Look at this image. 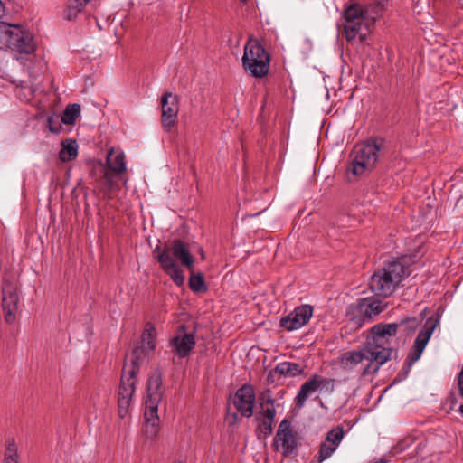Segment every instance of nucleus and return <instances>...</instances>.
I'll list each match as a JSON object with an SVG mask.
<instances>
[{
	"instance_id": "nucleus-1",
	"label": "nucleus",
	"mask_w": 463,
	"mask_h": 463,
	"mask_svg": "<svg viewBox=\"0 0 463 463\" xmlns=\"http://www.w3.org/2000/svg\"><path fill=\"white\" fill-rule=\"evenodd\" d=\"M397 332L396 324H386L374 326L367 337L365 347L358 352H350L344 354L343 359L346 364L354 365L363 361L370 364L374 363L376 365L370 369L366 368L365 372H375L379 366L387 362L392 354V349L388 347L390 339L395 335Z\"/></svg>"
},
{
	"instance_id": "nucleus-2",
	"label": "nucleus",
	"mask_w": 463,
	"mask_h": 463,
	"mask_svg": "<svg viewBox=\"0 0 463 463\" xmlns=\"http://www.w3.org/2000/svg\"><path fill=\"white\" fill-rule=\"evenodd\" d=\"M383 12V5L372 4L366 6L352 5L345 11V33L348 41H364L373 29L375 22Z\"/></svg>"
},
{
	"instance_id": "nucleus-3",
	"label": "nucleus",
	"mask_w": 463,
	"mask_h": 463,
	"mask_svg": "<svg viewBox=\"0 0 463 463\" xmlns=\"http://www.w3.org/2000/svg\"><path fill=\"white\" fill-rule=\"evenodd\" d=\"M162 376L158 370L148 375L144 396V419L147 431L154 434L159 425L158 407L163 400Z\"/></svg>"
},
{
	"instance_id": "nucleus-4",
	"label": "nucleus",
	"mask_w": 463,
	"mask_h": 463,
	"mask_svg": "<svg viewBox=\"0 0 463 463\" xmlns=\"http://www.w3.org/2000/svg\"><path fill=\"white\" fill-rule=\"evenodd\" d=\"M409 274L410 271L404 267L403 261L389 262L384 268L373 274L370 288L375 295L388 297Z\"/></svg>"
},
{
	"instance_id": "nucleus-5",
	"label": "nucleus",
	"mask_w": 463,
	"mask_h": 463,
	"mask_svg": "<svg viewBox=\"0 0 463 463\" xmlns=\"http://www.w3.org/2000/svg\"><path fill=\"white\" fill-rule=\"evenodd\" d=\"M156 335L155 326L147 323L141 335L140 342H138L133 351L126 358L124 365L126 372L128 370V373L132 375L137 374L140 367L144 365L155 353Z\"/></svg>"
},
{
	"instance_id": "nucleus-6",
	"label": "nucleus",
	"mask_w": 463,
	"mask_h": 463,
	"mask_svg": "<svg viewBox=\"0 0 463 463\" xmlns=\"http://www.w3.org/2000/svg\"><path fill=\"white\" fill-rule=\"evenodd\" d=\"M0 42L19 53H32L34 51L33 35L18 24L0 21Z\"/></svg>"
},
{
	"instance_id": "nucleus-7",
	"label": "nucleus",
	"mask_w": 463,
	"mask_h": 463,
	"mask_svg": "<svg viewBox=\"0 0 463 463\" xmlns=\"http://www.w3.org/2000/svg\"><path fill=\"white\" fill-rule=\"evenodd\" d=\"M269 59L260 43L250 38L244 47L242 64L244 69L254 77H262L268 73Z\"/></svg>"
},
{
	"instance_id": "nucleus-8",
	"label": "nucleus",
	"mask_w": 463,
	"mask_h": 463,
	"mask_svg": "<svg viewBox=\"0 0 463 463\" xmlns=\"http://www.w3.org/2000/svg\"><path fill=\"white\" fill-rule=\"evenodd\" d=\"M379 150L380 146L375 141L358 145L354 148L349 171L354 175H363L370 172L377 162Z\"/></svg>"
},
{
	"instance_id": "nucleus-9",
	"label": "nucleus",
	"mask_w": 463,
	"mask_h": 463,
	"mask_svg": "<svg viewBox=\"0 0 463 463\" xmlns=\"http://www.w3.org/2000/svg\"><path fill=\"white\" fill-rule=\"evenodd\" d=\"M383 310L382 302L373 298H364L349 306L347 317L352 323V326L357 328L365 322L366 319L379 314Z\"/></svg>"
},
{
	"instance_id": "nucleus-10",
	"label": "nucleus",
	"mask_w": 463,
	"mask_h": 463,
	"mask_svg": "<svg viewBox=\"0 0 463 463\" xmlns=\"http://www.w3.org/2000/svg\"><path fill=\"white\" fill-rule=\"evenodd\" d=\"M19 303L17 286L10 280H4L1 288V308L5 323L15 322L19 313Z\"/></svg>"
},
{
	"instance_id": "nucleus-11",
	"label": "nucleus",
	"mask_w": 463,
	"mask_h": 463,
	"mask_svg": "<svg viewBox=\"0 0 463 463\" xmlns=\"http://www.w3.org/2000/svg\"><path fill=\"white\" fill-rule=\"evenodd\" d=\"M136 375L126 372L119 385L118 397V414L121 419H125L129 415L133 396L136 392Z\"/></svg>"
},
{
	"instance_id": "nucleus-12",
	"label": "nucleus",
	"mask_w": 463,
	"mask_h": 463,
	"mask_svg": "<svg viewBox=\"0 0 463 463\" xmlns=\"http://www.w3.org/2000/svg\"><path fill=\"white\" fill-rule=\"evenodd\" d=\"M273 446L275 449L284 456L293 454L298 447L297 437L291 429L290 423L284 420L280 422Z\"/></svg>"
},
{
	"instance_id": "nucleus-13",
	"label": "nucleus",
	"mask_w": 463,
	"mask_h": 463,
	"mask_svg": "<svg viewBox=\"0 0 463 463\" xmlns=\"http://www.w3.org/2000/svg\"><path fill=\"white\" fill-rule=\"evenodd\" d=\"M126 170L125 154L118 148H111L106 158V168L104 169V178L109 190H112L115 184L114 177Z\"/></svg>"
},
{
	"instance_id": "nucleus-14",
	"label": "nucleus",
	"mask_w": 463,
	"mask_h": 463,
	"mask_svg": "<svg viewBox=\"0 0 463 463\" xmlns=\"http://www.w3.org/2000/svg\"><path fill=\"white\" fill-rule=\"evenodd\" d=\"M154 257L158 260L162 269L172 278L177 286L184 282L183 270L176 265L170 255L169 250H162L160 247L154 250Z\"/></svg>"
},
{
	"instance_id": "nucleus-15",
	"label": "nucleus",
	"mask_w": 463,
	"mask_h": 463,
	"mask_svg": "<svg viewBox=\"0 0 463 463\" xmlns=\"http://www.w3.org/2000/svg\"><path fill=\"white\" fill-rule=\"evenodd\" d=\"M436 325H437V321L432 318H430L426 322L424 328L418 335V336L414 342L412 350L411 351V353L408 355V360H409L410 365H411L416 361H418L420 359V357L421 356V354L424 351V349H425V347L434 331V328L436 327Z\"/></svg>"
},
{
	"instance_id": "nucleus-16",
	"label": "nucleus",
	"mask_w": 463,
	"mask_h": 463,
	"mask_svg": "<svg viewBox=\"0 0 463 463\" xmlns=\"http://www.w3.org/2000/svg\"><path fill=\"white\" fill-rule=\"evenodd\" d=\"M312 314L313 308L311 306H300L288 317L281 319V326L288 331L299 329L308 322Z\"/></svg>"
},
{
	"instance_id": "nucleus-17",
	"label": "nucleus",
	"mask_w": 463,
	"mask_h": 463,
	"mask_svg": "<svg viewBox=\"0 0 463 463\" xmlns=\"http://www.w3.org/2000/svg\"><path fill=\"white\" fill-rule=\"evenodd\" d=\"M255 402V393L251 386L244 385L237 391L233 398V403L236 409L246 417H250L253 412Z\"/></svg>"
},
{
	"instance_id": "nucleus-18",
	"label": "nucleus",
	"mask_w": 463,
	"mask_h": 463,
	"mask_svg": "<svg viewBox=\"0 0 463 463\" xmlns=\"http://www.w3.org/2000/svg\"><path fill=\"white\" fill-rule=\"evenodd\" d=\"M162 122L165 128H170L175 124L178 114V99L172 93H166L162 98Z\"/></svg>"
},
{
	"instance_id": "nucleus-19",
	"label": "nucleus",
	"mask_w": 463,
	"mask_h": 463,
	"mask_svg": "<svg viewBox=\"0 0 463 463\" xmlns=\"http://www.w3.org/2000/svg\"><path fill=\"white\" fill-rule=\"evenodd\" d=\"M171 345L177 355L186 356L194 346V339L192 334L180 330L172 339Z\"/></svg>"
},
{
	"instance_id": "nucleus-20",
	"label": "nucleus",
	"mask_w": 463,
	"mask_h": 463,
	"mask_svg": "<svg viewBox=\"0 0 463 463\" xmlns=\"http://www.w3.org/2000/svg\"><path fill=\"white\" fill-rule=\"evenodd\" d=\"M79 146L76 140L67 138L61 141L59 151V159L61 162H70L78 156Z\"/></svg>"
},
{
	"instance_id": "nucleus-21",
	"label": "nucleus",
	"mask_w": 463,
	"mask_h": 463,
	"mask_svg": "<svg viewBox=\"0 0 463 463\" xmlns=\"http://www.w3.org/2000/svg\"><path fill=\"white\" fill-rule=\"evenodd\" d=\"M321 386H322V381L317 377H315V378L306 382L302 385V387L298 392V405L302 406L304 404L305 401L308 397L318 392L319 390L321 389Z\"/></svg>"
},
{
	"instance_id": "nucleus-22",
	"label": "nucleus",
	"mask_w": 463,
	"mask_h": 463,
	"mask_svg": "<svg viewBox=\"0 0 463 463\" xmlns=\"http://www.w3.org/2000/svg\"><path fill=\"white\" fill-rule=\"evenodd\" d=\"M174 256L189 269H193L194 259L191 256L187 247L180 241H175L171 248Z\"/></svg>"
},
{
	"instance_id": "nucleus-23",
	"label": "nucleus",
	"mask_w": 463,
	"mask_h": 463,
	"mask_svg": "<svg viewBox=\"0 0 463 463\" xmlns=\"http://www.w3.org/2000/svg\"><path fill=\"white\" fill-rule=\"evenodd\" d=\"M3 463H19L18 444L14 438L5 440Z\"/></svg>"
},
{
	"instance_id": "nucleus-24",
	"label": "nucleus",
	"mask_w": 463,
	"mask_h": 463,
	"mask_svg": "<svg viewBox=\"0 0 463 463\" xmlns=\"http://www.w3.org/2000/svg\"><path fill=\"white\" fill-rule=\"evenodd\" d=\"M90 1V0H69L68 7L64 14L65 18L68 20L75 19Z\"/></svg>"
},
{
	"instance_id": "nucleus-25",
	"label": "nucleus",
	"mask_w": 463,
	"mask_h": 463,
	"mask_svg": "<svg viewBox=\"0 0 463 463\" xmlns=\"http://www.w3.org/2000/svg\"><path fill=\"white\" fill-rule=\"evenodd\" d=\"M276 371L280 374L295 376L300 373L302 369L295 363L284 362L277 365Z\"/></svg>"
},
{
	"instance_id": "nucleus-26",
	"label": "nucleus",
	"mask_w": 463,
	"mask_h": 463,
	"mask_svg": "<svg viewBox=\"0 0 463 463\" xmlns=\"http://www.w3.org/2000/svg\"><path fill=\"white\" fill-rule=\"evenodd\" d=\"M80 107L78 104H73L65 109L61 121L64 124L71 125L73 124L76 120V118L80 116Z\"/></svg>"
},
{
	"instance_id": "nucleus-27",
	"label": "nucleus",
	"mask_w": 463,
	"mask_h": 463,
	"mask_svg": "<svg viewBox=\"0 0 463 463\" xmlns=\"http://www.w3.org/2000/svg\"><path fill=\"white\" fill-rule=\"evenodd\" d=\"M337 447L332 443H328L326 440L321 445L318 460L320 462L328 458L335 450Z\"/></svg>"
},
{
	"instance_id": "nucleus-28",
	"label": "nucleus",
	"mask_w": 463,
	"mask_h": 463,
	"mask_svg": "<svg viewBox=\"0 0 463 463\" xmlns=\"http://www.w3.org/2000/svg\"><path fill=\"white\" fill-rule=\"evenodd\" d=\"M264 415H265V421L264 425L265 428L270 432L271 431V424L275 416V409L272 405H268L266 408L263 409Z\"/></svg>"
},
{
	"instance_id": "nucleus-29",
	"label": "nucleus",
	"mask_w": 463,
	"mask_h": 463,
	"mask_svg": "<svg viewBox=\"0 0 463 463\" xmlns=\"http://www.w3.org/2000/svg\"><path fill=\"white\" fill-rule=\"evenodd\" d=\"M191 288L195 292L204 290V283L200 275H192L189 280Z\"/></svg>"
},
{
	"instance_id": "nucleus-30",
	"label": "nucleus",
	"mask_w": 463,
	"mask_h": 463,
	"mask_svg": "<svg viewBox=\"0 0 463 463\" xmlns=\"http://www.w3.org/2000/svg\"><path fill=\"white\" fill-rule=\"evenodd\" d=\"M342 439H343V430L341 429H335L328 433L326 441L328 443H332L333 445H335V447H338Z\"/></svg>"
},
{
	"instance_id": "nucleus-31",
	"label": "nucleus",
	"mask_w": 463,
	"mask_h": 463,
	"mask_svg": "<svg viewBox=\"0 0 463 463\" xmlns=\"http://www.w3.org/2000/svg\"><path fill=\"white\" fill-rule=\"evenodd\" d=\"M48 128L52 133L59 132V128L54 126V118L52 117L48 118Z\"/></svg>"
},
{
	"instance_id": "nucleus-32",
	"label": "nucleus",
	"mask_w": 463,
	"mask_h": 463,
	"mask_svg": "<svg viewBox=\"0 0 463 463\" xmlns=\"http://www.w3.org/2000/svg\"><path fill=\"white\" fill-rule=\"evenodd\" d=\"M458 388L460 394L463 396V369L458 374Z\"/></svg>"
},
{
	"instance_id": "nucleus-33",
	"label": "nucleus",
	"mask_w": 463,
	"mask_h": 463,
	"mask_svg": "<svg viewBox=\"0 0 463 463\" xmlns=\"http://www.w3.org/2000/svg\"><path fill=\"white\" fill-rule=\"evenodd\" d=\"M5 14V7H4V5L2 4V2L0 1V18L4 15Z\"/></svg>"
},
{
	"instance_id": "nucleus-34",
	"label": "nucleus",
	"mask_w": 463,
	"mask_h": 463,
	"mask_svg": "<svg viewBox=\"0 0 463 463\" xmlns=\"http://www.w3.org/2000/svg\"><path fill=\"white\" fill-rule=\"evenodd\" d=\"M460 411L463 413V404L460 406Z\"/></svg>"
}]
</instances>
